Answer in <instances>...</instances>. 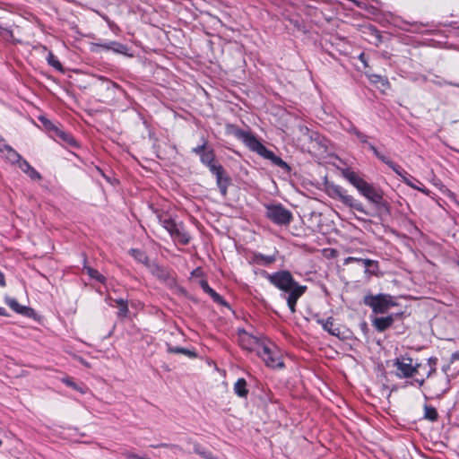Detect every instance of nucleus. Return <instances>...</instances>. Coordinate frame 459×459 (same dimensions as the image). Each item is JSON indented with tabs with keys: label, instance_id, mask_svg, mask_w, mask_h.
<instances>
[{
	"label": "nucleus",
	"instance_id": "5",
	"mask_svg": "<svg viewBox=\"0 0 459 459\" xmlns=\"http://www.w3.org/2000/svg\"><path fill=\"white\" fill-rule=\"evenodd\" d=\"M396 368V376L400 378H408L420 375L421 369H425V365L413 362V359L407 356H400L394 361Z\"/></svg>",
	"mask_w": 459,
	"mask_h": 459
},
{
	"label": "nucleus",
	"instance_id": "8",
	"mask_svg": "<svg viewBox=\"0 0 459 459\" xmlns=\"http://www.w3.org/2000/svg\"><path fill=\"white\" fill-rule=\"evenodd\" d=\"M159 221L175 241L182 245H186L189 242L190 237L181 223H177L171 218L159 217Z\"/></svg>",
	"mask_w": 459,
	"mask_h": 459
},
{
	"label": "nucleus",
	"instance_id": "3",
	"mask_svg": "<svg viewBox=\"0 0 459 459\" xmlns=\"http://www.w3.org/2000/svg\"><path fill=\"white\" fill-rule=\"evenodd\" d=\"M235 136L241 140L249 150L256 152L263 158L271 160V162L287 171L290 170V166L280 157L276 156L272 151L268 150L257 138L248 131L236 130Z\"/></svg>",
	"mask_w": 459,
	"mask_h": 459
},
{
	"label": "nucleus",
	"instance_id": "26",
	"mask_svg": "<svg viewBox=\"0 0 459 459\" xmlns=\"http://www.w3.org/2000/svg\"><path fill=\"white\" fill-rule=\"evenodd\" d=\"M130 254L139 263H142L143 264H148V257L143 251L139 250V249H131Z\"/></svg>",
	"mask_w": 459,
	"mask_h": 459
},
{
	"label": "nucleus",
	"instance_id": "37",
	"mask_svg": "<svg viewBox=\"0 0 459 459\" xmlns=\"http://www.w3.org/2000/svg\"><path fill=\"white\" fill-rule=\"evenodd\" d=\"M200 285H201L202 289L204 290V291L205 293H207L208 295H211L214 290L213 289H212L209 286V284L206 281H201Z\"/></svg>",
	"mask_w": 459,
	"mask_h": 459
},
{
	"label": "nucleus",
	"instance_id": "19",
	"mask_svg": "<svg viewBox=\"0 0 459 459\" xmlns=\"http://www.w3.org/2000/svg\"><path fill=\"white\" fill-rule=\"evenodd\" d=\"M0 152L4 153L5 159L12 164H17L22 159V156L5 143H3Z\"/></svg>",
	"mask_w": 459,
	"mask_h": 459
},
{
	"label": "nucleus",
	"instance_id": "40",
	"mask_svg": "<svg viewBox=\"0 0 459 459\" xmlns=\"http://www.w3.org/2000/svg\"><path fill=\"white\" fill-rule=\"evenodd\" d=\"M212 297V299L217 302V303H220V304H222L224 303V300L223 299L221 298V295H219L215 290H213V292L210 295Z\"/></svg>",
	"mask_w": 459,
	"mask_h": 459
},
{
	"label": "nucleus",
	"instance_id": "47",
	"mask_svg": "<svg viewBox=\"0 0 459 459\" xmlns=\"http://www.w3.org/2000/svg\"><path fill=\"white\" fill-rule=\"evenodd\" d=\"M414 27V29H411V31H414V32H419L420 31V25H418L417 23L413 24L412 25Z\"/></svg>",
	"mask_w": 459,
	"mask_h": 459
},
{
	"label": "nucleus",
	"instance_id": "23",
	"mask_svg": "<svg viewBox=\"0 0 459 459\" xmlns=\"http://www.w3.org/2000/svg\"><path fill=\"white\" fill-rule=\"evenodd\" d=\"M234 392L239 397H246L247 395V381L244 378H238L234 384Z\"/></svg>",
	"mask_w": 459,
	"mask_h": 459
},
{
	"label": "nucleus",
	"instance_id": "15",
	"mask_svg": "<svg viewBox=\"0 0 459 459\" xmlns=\"http://www.w3.org/2000/svg\"><path fill=\"white\" fill-rule=\"evenodd\" d=\"M398 176L401 177L402 180L410 187L419 190L423 194H426V195L429 194V190L423 186L422 183L414 179L403 169L401 170V175H398Z\"/></svg>",
	"mask_w": 459,
	"mask_h": 459
},
{
	"label": "nucleus",
	"instance_id": "4",
	"mask_svg": "<svg viewBox=\"0 0 459 459\" xmlns=\"http://www.w3.org/2000/svg\"><path fill=\"white\" fill-rule=\"evenodd\" d=\"M327 195L333 199H339L346 206L354 209L365 215H369L363 204L352 195H349L345 189L338 185H329L326 187Z\"/></svg>",
	"mask_w": 459,
	"mask_h": 459
},
{
	"label": "nucleus",
	"instance_id": "22",
	"mask_svg": "<svg viewBox=\"0 0 459 459\" xmlns=\"http://www.w3.org/2000/svg\"><path fill=\"white\" fill-rule=\"evenodd\" d=\"M359 263H361L365 267V273L366 274H376L377 271L378 270V263L377 261L371 260V259H363L360 258Z\"/></svg>",
	"mask_w": 459,
	"mask_h": 459
},
{
	"label": "nucleus",
	"instance_id": "12",
	"mask_svg": "<svg viewBox=\"0 0 459 459\" xmlns=\"http://www.w3.org/2000/svg\"><path fill=\"white\" fill-rule=\"evenodd\" d=\"M100 49L105 51H112L117 54H126L127 47L124 44H121L117 41H107V42H96L92 43L91 46V50L92 52H98Z\"/></svg>",
	"mask_w": 459,
	"mask_h": 459
},
{
	"label": "nucleus",
	"instance_id": "35",
	"mask_svg": "<svg viewBox=\"0 0 459 459\" xmlns=\"http://www.w3.org/2000/svg\"><path fill=\"white\" fill-rule=\"evenodd\" d=\"M206 144H207V142L205 140H204L202 144H200L193 149V152L201 156L202 153H204L206 151Z\"/></svg>",
	"mask_w": 459,
	"mask_h": 459
},
{
	"label": "nucleus",
	"instance_id": "24",
	"mask_svg": "<svg viewBox=\"0 0 459 459\" xmlns=\"http://www.w3.org/2000/svg\"><path fill=\"white\" fill-rule=\"evenodd\" d=\"M423 418L431 422L437 421L438 419V413L436 408L431 405L425 404Z\"/></svg>",
	"mask_w": 459,
	"mask_h": 459
},
{
	"label": "nucleus",
	"instance_id": "21",
	"mask_svg": "<svg viewBox=\"0 0 459 459\" xmlns=\"http://www.w3.org/2000/svg\"><path fill=\"white\" fill-rule=\"evenodd\" d=\"M276 261L275 255H263L261 253H255L253 255V262L256 264L266 266Z\"/></svg>",
	"mask_w": 459,
	"mask_h": 459
},
{
	"label": "nucleus",
	"instance_id": "33",
	"mask_svg": "<svg viewBox=\"0 0 459 459\" xmlns=\"http://www.w3.org/2000/svg\"><path fill=\"white\" fill-rule=\"evenodd\" d=\"M26 175L32 180H39L41 179L40 174L33 168L31 167L28 172H26Z\"/></svg>",
	"mask_w": 459,
	"mask_h": 459
},
{
	"label": "nucleus",
	"instance_id": "20",
	"mask_svg": "<svg viewBox=\"0 0 459 459\" xmlns=\"http://www.w3.org/2000/svg\"><path fill=\"white\" fill-rule=\"evenodd\" d=\"M429 364V369L425 368V369H421L423 371V374L421 375L420 378H415L414 383L418 384L419 386H422L425 383V380L429 378L433 372L436 371V359H429L428 360Z\"/></svg>",
	"mask_w": 459,
	"mask_h": 459
},
{
	"label": "nucleus",
	"instance_id": "42",
	"mask_svg": "<svg viewBox=\"0 0 459 459\" xmlns=\"http://www.w3.org/2000/svg\"><path fill=\"white\" fill-rule=\"evenodd\" d=\"M359 261H360V258L349 256L344 259V264H349L350 263H352V262L359 263Z\"/></svg>",
	"mask_w": 459,
	"mask_h": 459
},
{
	"label": "nucleus",
	"instance_id": "25",
	"mask_svg": "<svg viewBox=\"0 0 459 459\" xmlns=\"http://www.w3.org/2000/svg\"><path fill=\"white\" fill-rule=\"evenodd\" d=\"M115 302L119 308L117 316L119 317H123V318L126 317L128 315V312H129L127 301L123 299H116Z\"/></svg>",
	"mask_w": 459,
	"mask_h": 459
},
{
	"label": "nucleus",
	"instance_id": "10",
	"mask_svg": "<svg viewBox=\"0 0 459 459\" xmlns=\"http://www.w3.org/2000/svg\"><path fill=\"white\" fill-rule=\"evenodd\" d=\"M43 125L48 130V132L51 134V136L56 141H60L65 143H67L68 145L74 146L75 145V140L73 138L72 135L65 133L64 130L59 128L57 126H56L54 123L48 119H41Z\"/></svg>",
	"mask_w": 459,
	"mask_h": 459
},
{
	"label": "nucleus",
	"instance_id": "7",
	"mask_svg": "<svg viewBox=\"0 0 459 459\" xmlns=\"http://www.w3.org/2000/svg\"><path fill=\"white\" fill-rule=\"evenodd\" d=\"M363 302L372 308L375 314H385L396 303L389 294L366 295Z\"/></svg>",
	"mask_w": 459,
	"mask_h": 459
},
{
	"label": "nucleus",
	"instance_id": "16",
	"mask_svg": "<svg viewBox=\"0 0 459 459\" xmlns=\"http://www.w3.org/2000/svg\"><path fill=\"white\" fill-rule=\"evenodd\" d=\"M6 304L16 313L30 317L34 314V310L29 307L20 305L15 299H7Z\"/></svg>",
	"mask_w": 459,
	"mask_h": 459
},
{
	"label": "nucleus",
	"instance_id": "9",
	"mask_svg": "<svg viewBox=\"0 0 459 459\" xmlns=\"http://www.w3.org/2000/svg\"><path fill=\"white\" fill-rule=\"evenodd\" d=\"M266 216L278 225H287L292 219L291 212L281 204L266 206Z\"/></svg>",
	"mask_w": 459,
	"mask_h": 459
},
{
	"label": "nucleus",
	"instance_id": "43",
	"mask_svg": "<svg viewBox=\"0 0 459 459\" xmlns=\"http://www.w3.org/2000/svg\"><path fill=\"white\" fill-rule=\"evenodd\" d=\"M368 147L377 158L380 157L382 153H380L373 144L369 143Z\"/></svg>",
	"mask_w": 459,
	"mask_h": 459
},
{
	"label": "nucleus",
	"instance_id": "38",
	"mask_svg": "<svg viewBox=\"0 0 459 459\" xmlns=\"http://www.w3.org/2000/svg\"><path fill=\"white\" fill-rule=\"evenodd\" d=\"M123 455L127 459H148L144 456H140L133 452H125Z\"/></svg>",
	"mask_w": 459,
	"mask_h": 459
},
{
	"label": "nucleus",
	"instance_id": "41",
	"mask_svg": "<svg viewBox=\"0 0 459 459\" xmlns=\"http://www.w3.org/2000/svg\"><path fill=\"white\" fill-rule=\"evenodd\" d=\"M369 80L372 82H384L385 80L380 76V75H377V74H372L369 76Z\"/></svg>",
	"mask_w": 459,
	"mask_h": 459
},
{
	"label": "nucleus",
	"instance_id": "51",
	"mask_svg": "<svg viewBox=\"0 0 459 459\" xmlns=\"http://www.w3.org/2000/svg\"><path fill=\"white\" fill-rule=\"evenodd\" d=\"M158 446H168V445L167 444H160Z\"/></svg>",
	"mask_w": 459,
	"mask_h": 459
},
{
	"label": "nucleus",
	"instance_id": "31",
	"mask_svg": "<svg viewBox=\"0 0 459 459\" xmlns=\"http://www.w3.org/2000/svg\"><path fill=\"white\" fill-rule=\"evenodd\" d=\"M167 351L169 353H181L185 355H191V351L187 349L181 348V347H173L170 344H167Z\"/></svg>",
	"mask_w": 459,
	"mask_h": 459
},
{
	"label": "nucleus",
	"instance_id": "39",
	"mask_svg": "<svg viewBox=\"0 0 459 459\" xmlns=\"http://www.w3.org/2000/svg\"><path fill=\"white\" fill-rule=\"evenodd\" d=\"M355 135L361 143H368V136L365 134L361 133L360 131H356Z\"/></svg>",
	"mask_w": 459,
	"mask_h": 459
},
{
	"label": "nucleus",
	"instance_id": "50",
	"mask_svg": "<svg viewBox=\"0 0 459 459\" xmlns=\"http://www.w3.org/2000/svg\"><path fill=\"white\" fill-rule=\"evenodd\" d=\"M4 143V139L0 136V150H2V145Z\"/></svg>",
	"mask_w": 459,
	"mask_h": 459
},
{
	"label": "nucleus",
	"instance_id": "14",
	"mask_svg": "<svg viewBox=\"0 0 459 459\" xmlns=\"http://www.w3.org/2000/svg\"><path fill=\"white\" fill-rule=\"evenodd\" d=\"M371 322L372 325L377 331L384 332L394 324V317L393 315L380 317H372Z\"/></svg>",
	"mask_w": 459,
	"mask_h": 459
},
{
	"label": "nucleus",
	"instance_id": "32",
	"mask_svg": "<svg viewBox=\"0 0 459 459\" xmlns=\"http://www.w3.org/2000/svg\"><path fill=\"white\" fill-rule=\"evenodd\" d=\"M153 273L159 277V278H161V279H166L168 277V272L160 267V266H155V268L153 269Z\"/></svg>",
	"mask_w": 459,
	"mask_h": 459
},
{
	"label": "nucleus",
	"instance_id": "6",
	"mask_svg": "<svg viewBox=\"0 0 459 459\" xmlns=\"http://www.w3.org/2000/svg\"><path fill=\"white\" fill-rule=\"evenodd\" d=\"M272 368H282L284 364L277 347L270 341L265 340L256 353Z\"/></svg>",
	"mask_w": 459,
	"mask_h": 459
},
{
	"label": "nucleus",
	"instance_id": "45",
	"mask_svg": "<svg viewBox=\"0 0 459 459\" xmlns=\"http://www.w3.org/2000/svg\"><path fill=\"white\" fill-rule=\"evenodd\" d=\"M0 286L1 287L5 286L4 275L1 271H0Z\"/></svg>",
	"mask_w": 459,
	"mask_h": 459
},
{
	"label": "nucleus",
	"instance_id": "49",
	"mask_svg": "<svg viewBox=\"0 0 459 459\" xmlns=\"http://www.w3.org/2000/svg\"><path fill=\"white\" fill-rule=\"evenodd\" d=\"M452 359H459V354H458V353H454V354L452 355Z\"/></svg>",
	"mask_w": 459,
	"mask_h": 459
},
{
	"label": "nucleus",
	"instance_id": "34",
	"mask_svg": "<svg viewBox=\"0 0 459 459\" xmlns=\"http://www.w3.org/2000/svg\"><path fill=\"white\" fill-rule=\"evenodd\" d=\"M17 165L25 174L31 168L30 163L26 160H24L22 158L19 160Z\"/></svg>",
	"mask_w": 459,
	"mask_h": 459
},
{
	"label": "nucleus",
	"instance_id": "30",
	"mask_svg": "<svg viewBox=\"0 0 459 459\" xmlns=\"http://www.w3.org/2000/svg\"><path fill=\"white\" fill-rule=\"evenodd\" d=\"M195 453L200 455L204 459H217L212 455V454L205 449H203L199 445H195L194 446Z\"/></svg>",
	"mask_w": 459,
	"mask_h": 459
},
{
	"label": "nucleus",
	"instance_id": "36",
	"mask_svg": "<svg viewBox=\"0 0 459 459\" xmlns=\"http://www.w3.org/2000/svg\"><path fill=\"white\" fill-rule=\"evenodd\" d=\"M62 382L65 384L67 386H70L75 390H79L80 392H82L78 385L72 380L70 377H65L62 379Z\"/></svg>",
	"mask_w": 459,
	"mask_h": 459
},
{
	"label": "nucleus",
	"instance_id": "52",
	"mask_svg": "<svg viewBox=\"0 0 459 459\" xmlns=\"http://www.w3.org/2000/svg\"><path fill=\"white\" fill-rule=\"evenodd\" d=\"M2 446V440L0 439V446Z\"/></svg>",
	"mask_w": 459,
	"mask_h": 459
},
{
	"label": "nucleus",
	"instance_id": "44",
	"mask_svg": "<svg viewBox=\"0 0 459 459\" xmlns=\"http://www.w3.org/2000/svg\"><path fill=\"white\" fill-rule=\"evenodd\" d=\"M359 59L363 63L364 66H368V63H367V60H366L365 54H364V53H361V54L359 56Z\"/></svg>",
	"mask_w": 459,
	"mask_h": 459
},
{
	"label": "nucleus",
	"instance_id": "48",
	"mask_svg": "<svg viewBox=\"0 0 459 459\" xmlns=\"http://www.w3.org/2000/svg\"><path fill=\"white\" fill-rule=\"evenodd\" d=\"M0 316H7L6 310L4 307H0Z\"/></svg>",
	"mask_w": 459,
	"mask_h": 459
},
{
	"label": "nucleus",
	"instance_id": "29",
	"mask_svg": "<svg viewBox=\"0 0 459 459\" xmlns=\"http://www.w3.org/2000/svg\"><path fill=\"white\" fill-rule=\"evenodd\" d=\"M87 273L89 274V276L92 279H96L97 281H100V282H103L104 280H105V277L103 275H101L97 270L91 268V267H89V266H84L83 268Z\"/></svg>",
	"mask_w": 459,
	"mask_h": 459
},
{
	"label": "nucleus",
	"instance_id": "28",
	"mask_svg": "<svg viewBox=\"0 0 459 459\" xmlns=\"http://www.w3.org/2000/svg\"><path fill=\"white\" fill-rule=\"evenodd\" d=\"M47 61H48V65H51L52 67H54L55 69L58 70V71L63 70V66H62L61 63L59 62L57 57L52 52H48V56H47Z\"/></svg>",
	"mask_w": 459,
	"mask_h": 459
},
{
	"label": "nucleus",
	"instance_id": "27",
	"mask_svg": "<svg viewBox=\"0 0 459 459\" xmlns=\"http://www.w3.org/2000/svg\"><path fill=\"white\" fill-rule=\"evenodd\" d=\"M378 159L385 163L389 168H391L397 175H401V170L403 169L399 165L395 164L394 161H392L390 159H388L386 156L381 154Z\"/></svg>",
	"mask_w": 459,
	"mask_h": 459
},
{
	"label": "nucleus",
	"instance_id": "2",
	"mask_svg": "<svg viewBox=\"0 0 459 459\" xmlns=\"http://www.w3.org/2000/svg\"><path fill=\"white\" fill-rule=\"evenodd\" d=\"M344 178L358 190L360 195L372 204L377 212L389 213L390 206L384 198V192L380 187L367 182L354 171L344 172Z\"/></svg>",
	"mask_w": 459,
	"mask_h": 459
},
{
	"label": "nucleus",
	"instance_id": "17",
	"mask_svg": "<svg viewBox=\"0 0 459 459\" xmlns=\"http://www.w3.org/2000/svg\"><path fill=\"white\" fill-rule=\"evenodd\" d=\"M316 322L322 325L323 329L333 336H339L341 333L340 328L334 324L333 317L327 319L318 318Z\"/></svg>",
	"mask_w": 459,
	"mask_h": 459
},
{
	"label": "nucleus",
	"instance_id": "1",
	"mask_svg": "<svg viewBox=\"0 0 459 459\" xmlns=\"http://www.w3.org/2000/svg\"><path fill=\"white\" fill-rule=\"evenodd\" d=\"M265 278L275 288L282 292L291 313L296 312L299 299L306 292L307 286L296 281L289 271L281 270L273 273H264Z\"/></svg>",
	"mask_w": 459,
	"mask_h": 459
},
{
	"label": "nucleus",
	"instance_id": "46",
	"mask_svg": "<svg viewBox=\"0 0 459 459\" xmlns=\"http://www.w3.org/2000/svg\"><path fill=\"white\" fill-rule=\"evenodd\" d=\"M359 131L353 125H351V126L347 129V132L350 134H355V132Z\"/></svg>",
	"mask_w": 459,
	"mask_h": 459
},
{
	"label": "nucleus",
	"instance_id": "18",
	"mask_svg": "<svg viewBox=\"0 0 459 459\" xmlns=\"http://www.w3.org/2000/svg\"><path fill=\"white\" fill-rule=\"evenodd\" d=\"M201 161L204 165L207 166L212 172V169L213 168H221L222 166L221 164H217L214 162L215 160V154L213 150L209 149L206 150L202 155L200 156Z\"/></svg>",
	"mask_w": 459,
	"mask_h": 459
},
{
	"label": "nucleus",
	"instance_id": "13",
	"mask_svg": "<svg viewBox=\"0 0 459 459\" xmlns=\"http://www.w3.org/2000/svg\"><path fill=\"white\" fill-rule=\"evenodd\" d=\"M212 173L216 177L217 186L222 195H226L230 185V178L225 175L223 167L212 169Z\"/></svg>",
	"mask_w": 459,
	"mask_h": 459
},
{
	"label": "nucleus",
	"instance_id": "11",
	"mask_svg": "<svg viewBox=\"0 0 459 459\" xmlns=\"http://www.w3.org/2000/svg\"><path fill=\"white\" fill-rule=\"evenodd\" d=\"M265 340H260L249 334L245 330L238 332V342L240 346L247 351H254L257 353L260 346L263 345Z\"/></svg>",
	"mask_w": 459,
	"mask_h": 459
}]
</instances>
